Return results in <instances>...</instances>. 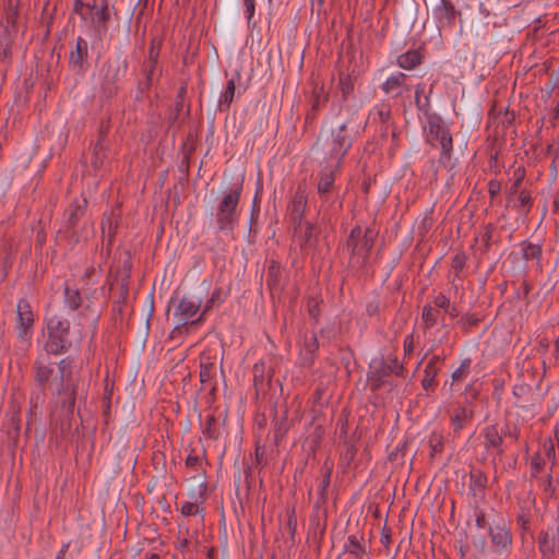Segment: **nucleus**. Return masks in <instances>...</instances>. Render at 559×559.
I'll list each match as a JSON object with an SVG mask.
<instances>
[{
  "mask_svg": "<svg viewBox=\"0 0 559 559\" xmlns=\"http://www.w3.org/2000/svg\"><path fill=\"white\" fill-rule=\"evenodd\" d=\"M559 540V523L555 522L543 532L538 538L539 550L544 556H550L555 552Z\"/></svg>",
  "mask_w": 559,
  "mask_h": 559,
  "instance_id": "obj_10",
  "label": "nucleus"
},
{
  "mask_svg": "<svg viewBox=\"0 0 559 559\" xmlns=\"http://www.w3.org/2000/svg\"><path fill=\"white\" fill-rule=\"evenodd\" d=\"M421 61V56L416 50H408L397 58V64L406 70H412Z\"/></svg>",
  "mask_w": 559,
  "mask_h": 559,
  "instance_id": "obj_14",
  "label": "nucleus"
},
{
  "mask_svg": "<svg viewBox=\"0 0 559 559\" xmlns=\"http://www.w3.org/2000/svg\"><path fill=\"white\" fill-rule=\"evenodd\" d=\"M433 305L436 309H438L440 312H444V313H448L450 317L452 318H455L459 316V311L454 308V307H450V299L442 295V294H439L438 296H436L435 300H433Z\"/></svg>",
  "mask_w": 559,
  "mask_h": 559,
  "instance_id": "obj_17",
  "label": "nucleus"
},
{
  "mask_svg": "<svg viewBox=\"0 0 559 559\" xmlns=\"http://www.w3.org/2000/svg\"><path fill=\"white\" fill-rule=\"evenodd\" d=\"M66 302L70 306V308L74 309L80 305V294L76 289L66 288Z\"/></svg>",
  "mask_w": 559,
  "mask_h": 559,
  "instance_id": "obj_23",
  "label": "nucleus"
},
{
  "mask_svg": "<svg viewBox=\"0 0 559 559\" xmlns=\"http://www.w3.org/2000/svg\"><path fill=\"white\" fill-rule=\"evenodd\" d=\"M452 421H453V425L456 427V428H461V417L459 415L454 416L452 418Z\"/></svg>",
  "mask_w": 559,
  "mask_h": 559,
  "instance_id": "obj_34",
  "label": "nucleus"
},
{
  "mask_svg": "<svg viewBox=\"0 0 559 559\" xmlns=\"http://www.w3.org/2000/svg\"><path fill=\"white\" fill-rule=\"evenodd\" d=\"M187 461H188V463H189V464H192V463L195 461V459L188 457V460H187Z\"/></svg>",
  "mask_w": 559,
  "mask_h": 559,
  "instance_id": "obj_38",
  "label": "nucleus"
},
{
  "mask_svg": "<svg viewBox=\"0 0 559 559\" xmlns=\"http://www.w3.org/2000/svg\"><path fill=\"white\" fill-rule=\"evenodd\" d=\"M412 346H413V338H412V336H407V337L405 338V341H404V348H405V350H406V352H407V350H409V352H411V350H412Z\"/></svg>",
  "mask_w": 559,
  "mask_h": 559,
  "instance_id": "obj_32",
  "label": "nucleus"
},
{
  "mask_svg": "<svg viewBox=\"0 0 559 559\" xmlns=\"http://www.w3.org/2000/svg\"><path fill=\"white\" fill-rule=\"evenodd\" d=\"M51 370L46 366H38L36 377L39 382H46L50 377Z\"/></svg>",
  "mask_w": 559,
  "mask_h": 559,
  "instance_id": "obj_25",
  "label": "nucleus"
},
{
  "mask_svg": "<svg viewBox=\"0 0 559 559\" xmlns=\"http://www.w3.org/2000/svg\"><path fill=\"white\" fill-rule=\"evenodd\" d=\"M350 139L346 134V122L340 123L331 131V134L325 140V160L328 167L336 169L350 147Z\"/></svg>",
  "mask_w": 559,
  "mask_h": 559,
  "instance_id": "obj_4",
  "label": "nucleus"
},
{
  "mask_svg": "<svg viewBox=\"0 0 559 559\" xmlns=\"http://www.w3.org/2000/svg\"><path fill=\"white\" fill-rule=\"evenodd\" d=\"M426 130L428 141L441 146L440 160L449 159L452 152V136L447 124L438 118L430 119Z\"/></svg>",
  "mask_w": 559,
  "mask_h": 559,
  "instance_id": "obj_5",
  "label": "nucleus"
},
{
  "mask_svg": "<svg viewBox=\"0 0 559 559\" xmlns=\"http://www.w3.org/2000/svg\"><path fill=\"white\" fill-rule=\"evenodd\" d=\"M465 368H466V366H465V364H463L455 371H453V373H452L453 381L460 380L463 377V374L465 372Z\"/></svg>",
  "mask_w": 559,
  "mask_h": 559,
  "instance_id": "obj_29",
  "label": "nucleus"
},
{
  "mask_svg": "<svg viewBox=\"0 0 559 559\" xmlns=\"http://www.w3.org/2000/svg\"><path fill=\"white\" fill-rule=\"evenodd\" d=\"M83 361L75 362L70 358H64L59 362L60 386L58 395L62 401L63 407L71 412L76 397L81 396L87 386L86 373L82 370Z\"/></svg>",
  "mask_w": 559,
  "mask_h": 559,
  "instance_id": "obj_2",
  "label": "nucleus"
},
{
  "mask_svg": "<svg viewBox=\"0 0 559 559\" xmlns=\"http://www.w3.org/2000/svg\"><path fill=\"white\" fill-rule=\"evenodd\" d=\"M406 75L402 72L391 74L382 85L383 91L393 96H397L402 92V86L405 82Z\"/></svg>",
  "mask_w": 559,
  "mask_h": 559,
  "instance_id": "obj_12",
  "label": "nucleus"
},
{
  "mask_svg": "<svg viewBox=\"0 0 559 559\" xmlns=\"http://www.w3.org/2000/svg\"><path fill=\"white\" fill-rule=\"evenodd\" d=\"M520 200H521V205H525V204H527V203H528L530 198H528L526 194L521 193V195H520Z\"/></svg>",
  "mask_w": 559,
  "mask_h": 559,
  "instance_id": "obj_35",
  "label": "nucleus"
},
{
  "mask_svg": "<svg viewBox=\"0 0 559 559\" xmlns=\"http://www.w3.org/2000/svg\"><path fill=\"white\" fill-rule=\"evenodd\" d=\"M555 358L557 361H559V336L557 337L555 342V352H554Z\"/></svg>",
  "mask_w": 559,
  "mask_h": 559,
  "instance_id": "obj_33",
  "label": "nucleus"
},
{
  "mask_svg": "<svg viewBox=\"0 0 559 559\" xmlns=\"http://www.w3.org/2000/svg\"><path fill=\"white\" fill-rule=\"evenodd\" d=\"M235 96V80L230 79L227 82L225 91L222 93L219 98V105L229 106Z\"/></svg>",
  "mask_w": 559,
  "mask_h": 559,
  "instance_id": "obj_21",
  "label": "nucleus"
},
{
  "mask_svg": "<svg viewBox=\"0 0 559 559\" xmlns=\"http://www.w3.org/2000/svg\"><path fill=\"white\" fill-rule=\"evenodd\" d=\"M180 512L183 516L200 515L204 516V508L202 497L199 496L194 501H185L181 503Z\"/></svg>",
  "mask_w": 559,
  "mask_h": 559,
  "instance_id": "obj_13",
  "label": "nucleus"
},
{
  "mask_svg": "<svg viewBox=\"0 0 559 559\" xmlns=\"http://www.w3.org/2000/svg\"><path fill=\"white\" fill-rule=\"evenodd\" d=\"M424 86L421 84H418L416 86V90H415V100L417 103L418 106H420V103H421V99H420V95L421 93H424Z\"/></svg>",
  "mask_w": 559,
  "mask_h": 559,
  "instance_id": "obj_30",
  "label": "nucleus"
},
{
  "mask_svg": "<svg viewBox=\"0 0 559 559\" xmlns=\"http://www.w3.org/2000/svg\"><path fill=\"white\" fill-rule=\"evenodd\" d=\"M305 206V199L302 195L296 197L293 204V212L300 216L302 209Z\"/></svg>",
  "mask_w": 559,
  "mask_h": 559,
  "instance_id": "obj_27",
  "label": "nucleus"
},
{
  "mask_svg": "<svg viewBox=\"0 0 559 559\" xmlns=\"http://www.w3.org/2000/svg\"><path fill=\"white\" fill-rule=\"evenodd\" d=\"M95 15L99 21H102V22L106 21L108 17L107 8L103 7V8L97 9L95 12Z\"/></svg>",
  "mask_w": 559,
  "mask_h": 559,
  "instance_id": "obj_28",
  "label": "nucleus"
},
{
  "mask_svg": "<svg viewBox=\"0 0 559 559\" xmlns=\"http://www.w3.org/2000/svg\"><path fill=\"white\" fill-rule=\"evenodd\" d=\"M429 383H430V380H427V379H425V380H424V385H425V386H426L427 384H429Z\"/></svg>",
  "mask_w": 559,
  "mask_h": 559,
  "instance_id": "obj_40",
  "label": "nucleus"
},
{
  "mask_svg": "<svg viewBox=\"0 0 559 559\" xmlns=\"http://www.w3.org/2000/svg\"><path fill=\"white\" fill-rule=\"evenodd\" d=\"M98 313L94 312L85 318L83 329L79 332L69 331V323L57 316L46 320V334L44 335V349L48 354L58 355L72 345L82 342L84 337L93 336L96 331Z\"/></svg>",
  "mask_w": 559,
  "mask_h": 559,
  "instance_id": "obj_1",
  "label": "nucleus"
},
{
  "mask_svg": "<svg viewBox=\"0 0 559 559\" xmlns=\"http://www.w3.org/2000/svg\"><path fill=\"white\" fill-rule=\"evenodd\" d=\"M86 51H87V43L84 39L79 38L76 41L75 51H72L70 55L71 62L80 63L83 60L84 56L86 55Z\"/></svg>",
  "mask_w": 559,
  "mask_h": 559,
  "instance_id": "obj_19",
  "label": "nucleus"
},
{
  "mask_svg": "<svg viewBox=\"0 0 559 559\" xmlns=\"http://www.w3.org/2000/svg\"><path fill=\"white\" fill-rule=\"evenodd\" d=\"M433 15L438 21L439 27L450 26L455 19V9L448 0H440L433 8Z\"/></svg>",
  "mask_w": 559,
  "mask_h": 559,
  "instance_id": "obj_11",
  "label": "nucleus"
},
{
  "mask_svg": "<svg viewBox=\"0 0 559 559\" xmlns=\"http://www.w3.org/2000/svg\"><path fill=\"white\" fill-rule=\"evenodd\" d=\"M201 299L194 296H183L174 311L175 328L178 329L200 320Z\"/></svg>",
  "mask_w": 559,
  "mask_h": 559,
  "instance_id": "obj_6",
  "label": "nucleus"
},
{
  "mask_svg": "<svg viewBox=\"0 0 559 559\" xmlns=\"http://www.w3.org/2000/svg\"><path fill=\"white\" fill-rule=\"evenodd\" d=\"M246 8V15L248 21L252 19L255 11V0H242Z\"/></svg>",
  "mask_w": 559,
  "mask_h": 559,
  "instance_id": "obj_26",
  "label": "nucleus"
},
{
  "mask_svg": "<svg viewBox=\"0 0 559 559\" xmlns=\"http://www.w3.org/2000/svg\"><path fill=\"white\" fill-rule=\"evenodd\" d=\"M500 185L498 182H489V193L493 197L499 192Z\"/></svg>",
  "mask_w": 559,
  "mask_h": 559,
  "instance_id": "obj_31",
  "label": "nucleus"
},
{
  "mask_svg": "<svg viewBox=\"0 0 559 559\" xmlns=\"http://www.w3.org/2000/svg\"><path fill=\"white\" fill-rule=\"evenodd\" d=\"M374 233L372 230H367L362 235V230L360 227H356L352 230L347 246L353 251L354 254L359 257H365V254L372 247V239Z\"/></svg>",
  "mask_w": 559,
  "mask_h": 559,
  "instance_id": "obj_9",
  "label": "nucleus"
},
{
  "mask_svg": "<svg viewBox=\"0 0 559 559\" xmlns=\"http://www.w3.org/2000/svg\"><path fill=\"white\" fill-rule=\"evenodd\" d=\"M502 439L495 428H487L485 432V444L487 448L498 449Z\"/></svg>",
  "mask_w": 559,
  "mask_h": 559,
  "instance_id": "obj_20",
  "label": "nucleus"
},
{
  "mask_svg": "<svg viewBox=\"0 0 559 559\" xmlns=\"http://www.w3.org/2000/svg\"><path fill=\"white\" fill-rule=\"evenodd\" d=\"M334 182V177L332 173L323 174L318 183V190L320 193H326L330 191L332 185Z\"/></svg>",
  "mask_w": 559,
  "mask_h": 559,
  "instance_id": "obj_22",
  "label": "nucleus"
},
{
  "mask_svg": "<svg viewBox=\"0 0 559 559\" xmlns=\"http://www.w3.org/2000/svg\"><path fill=\"white\" fill-rule=\"evenodd\" d=\"M319 106V99H317L313 104V108H317Z\"/></svg>",
  "mask_w": 559,
  "mask_h": 559,
  "instance_id": "obj_39",
  "label": "nucleus"
},
{
  "mask_svg": "<svg viewBox=\"0 0 559 559\" xmlns=\"http://www.w3.org/2000/svg\"><path fill=\"white\" fill-rule=\"evenodd\" d=\"M519 182H520V178H519V179H516V182H515V185H514V188H516V186L519 185Z\"/></svg>",
  "mask_w": 559,
  "mask_h": 559,
  "instance_id": "obj_41",
  "label": "nucleus"
},
{
  "mask_svg": "<svg viewBox=\"0 0 559 559\" xmlns=\"http://www.w3.org/2000/svg\"><path fill=\"white\" fill-rule=\"evenodd\" d=\"M345 549L356 557H362L366 552L362 539L357 537L356 535L348 536L347 542L345 544Z\"/></svg>",
  "mask_w": 559,
  "mask_h": 559,
  "instance_id": "obj_16",
  "label": "nucleus"
},
{
  "mask_svg": "<svg viewBox=\"0 0 559 559\" xmlns=\"http://www.w3.org/2000/svg\"><path fill=\"white\" fill-rule=\"evenodd\" d=\"M371 116L373 119H376V116H378L380 121H385L389 118V109L383 105L380 107H376L371 111Z\"/></svg>",
  "mask_w": 559,
  "mask_h": 559,
  "instance_id": "obj_24",
  "label": "nucleus"
},
{
  "mask_svg": "<svg viewBox=\"0 0 559 559\" xmlns=\"http://www.w3.org/2000/svg\"><path fill=\"white\" fill-rule=\"evenodd\" d=\"M241 190L242 180H239L228 191L223 192L214 213L215 225L219 230L230 231L237 225Z\"/></svg>",
  "mask_w": 559,
  "mask_h": 559,
  "instance_id": "obj_3",
  "label": "nucleus"
},
{
  "mask_svg": "<svg viewBox=\"0 0 559 559\" xmlns=\"http://www.w3.org/2000/svg\"><path fill=\"white\" fill-rule=\"evenodd\" d=\"M313 236V227L310 224H306L305 226L299 225L296 240L299 242L301 247H309L312 243Z\"/></svg>",
  "mask_w": 559,
  "mask_h": 559,
  "instance_id": "obj_18",
  "label": "nucleus"
},
{
  "mask_svg": "<svg viewBox=\"0 0 559 559\" xmlns=\"http://www.w3.org/2000/svg\"><path fill=\"white\" fill-rule=\"evenodd\" d=\"M310 314H311L312 317H316V316H317L316 309H310Z\"/></svg>",
  "mask_w": 559,
  "mask_h": 559,
  "instance_id": "obj_37",
  "label": "nucleus"
},
{
  "mask_svg": "<svg viewBox=\"0 0 559 559\" xmlns=\"http://www.w3.org/2000/svg\"><path fill=\"white\" fill-rule=\"evenodd\" d=\"M555 436H556V439L559 442V428H556Z\"/></svg>",
  "mask_w": 559,
  "mask_h": 559,
  "instance_id": "obj_36",
  "label": "nucleus"
},
{
  "mask_svg": "<svg viewBox=\"0 0 559 559\" xmlns=\"http://www.w3.org/2000/svg\"><path fill=\"white\" fill-rule=\"evenodd\" d=\"M489 536L495 551L499 555H509L512 548V537L504 521L490 526Z\"/></svg>",
  "mask_w": 559,
  "mask_h": 559,
  "instance_id": "obj_8",
  "label": "nucleus"
},
{
  "mask_svg": "<svg viewBox=\"0 0 559 559\" xmlns=\"http://www.w3.org/2000/svg\"><path fill=\"white\" fill-rule=\"evenodd\" d=\"M16 314L17 335L23 342H28L33 335L34 314L31 305L25 299H21L17 302Z\"/></svg>",
  "mask_w": 559,
  "mask_h": 559,
  "instance_id": "obj_7",
  "label": "nucleus"
},
{
  "mask_svg": "<svg viewBox=\"0 0 559 559\" xmlns=\"http://www.w3.org/2000/svg\"><path fill=\"white\" fill-rule=\"evenodd\" d=\"M440 316L441 312L431 305L425 306L421 316L425 328L435 326L439 322Z\"/></svg>",
  "mask_w": 559,
  "mask_h": 559,
  "instance_id": "obj_15",
  "label": "nucleus"
}]
</instances>
